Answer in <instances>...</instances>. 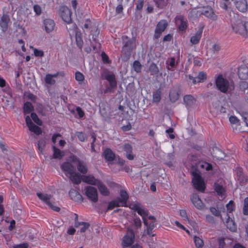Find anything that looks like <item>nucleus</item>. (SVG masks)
Listing matches in <instances>:
<instances>
[{
    "label": "nucleus",
    "mask_w": 248,
    "mask_h": 248,
    "mask_svg": "<svg viewBox=\"0 0 248 248\" xmlns=\"http://www.w3.org/2000/svg\"><path fill=\"white\" fill-rule=\"evenodd\" d=\"M180 90L178 87L172 88L170 92L169 97L171 102H176L179 98Z\"/></svg>",
    "instance_id": "nucleus-22"
},
{
    "label": "nucleus",
    "mask_w": 248,
    "mask_h": 248,
    "mask_svg": "<svg viewBox=\"0 0 248 248\" xmlns=\"http://www.w3.org/2000/svg\"><path fill=\"white\" fill-rule=\"evenodd\" d=\"M243 211L244 215H248V197H247L244 200V204Z\"/></svg>",
    "instance_id": "nucleus-53"
},
{
    "label": "nucleus",
    "mask_w": 248,
    "mask_h": 248,
    "mask_svg": "<svg viewBox=\"0 0 248 248\" xmlns=\"http://www.w3.org/2000/svg\"><path fill=\"white\" fill-rule=\"evenodd\" d=\"M123 40L124 43L123 48V51L127 50L128 52H130L131 50V47L130 46L131 41L130 39L126 36H123Z\"/></svg>",
    "instance_id": "nucleus-38"
},
{
    "label": "nucleus",
    "mask_w": 248,
    "mask_h": 248,
    "mask_svg": "<svg viewBox=\"0 0 248 248\" xmlns=\"http://www.w3.org/2000/svg\"><path fill=\"white\" fill-rule=\"evenodd\" d=\"M121 205L120 202L118 201V200H114L112 201H111L110 202H109L108 209V210H111L113 209L114 207H119Z\"/></svg>",
    "instance_id": "nucleus-46"
},
{
    "label": "nucleus",
    "mask_w": 248,
    "mask_h": 248,
    "mask_svg": "<svg viewBox=\"0 0 248 248\" xmlns=\"http://www.w3.org/2000/svg\"><path fill=\"white\" fill-rule=\"evenodd\" d=\"M149 71L151 75L156 76L159 73V70L157 65L155 64L152 63L150 65Z\"/></svg>",
    "instance_id": "nucleus-42"
},
{
    "label": "nucleus",
    "mask_w": 248,
    "mask_h": 248,
    "mask_svg": "<svg viewBox=\"0 0 248 248\" xmlns=\"http://www.w3.org/2000/svg\"><path fill=\"white\" fill-rule=\"evenodd\" d=\"M229 121L232 124H239V121L237 118L234 116H231L229 118Z\"/></svg>",
    "instance_id": "nucleus-57"
},
{
    "label": "nucleus",
    "mask_w": 248,
    "mask_h": 248,
    "mask_svg": "<svg viewBox=\"0 0 248 248\" xmlns=\"http://www.w3.org/2000/svg\"><path fill=\"white\" fill-rule=\"evenodd\" d=\"M142 65L138 61H135L132 65V69L137 73H140L141 71Z\"/></svg>",
    "instance_id": "nucleus-43"
},
{
    "label": "nucleus",
    "mask_w": 248,
    "mask_h": 248,
    "mask_svg": "<svg viewBox=\"0 0 248 248\" xmlns=\"http://www.w3.org/2000/svg\"><path fill=\"white\" fill-rule=\"evenodd\" d=\"M200 167L202 169H205L206 170H209L212 169V165L207 162H203L200 164Z\"/></svg>",
    "instance_id": "nucleus-55"
},
{
    "label": "nucleus",
    "mask_w": 248,
    "mask_h": 248,
    "mask_svg": "<svg viewBox=\"0 0 248 248\" xmlns=\"http://www.w3.org/2000/svg\"><path fill=\"white\" fill-rule=\"evenodd\" d=\"M129 207L132 210L137 212L138 214L142 217L145 225H148V220L147 218L149 216H148V211L147 210L144 208L141 204L138 202L130 204Z\"/></svg>",
    "instance_id": "nucleus-5"
},
{
    "label": "nucleus",
    "mask_w": 248,
    "mask_h": 248,
    "mask_svg": "<svg viewBox=\"0 0 248 248\" xmlns=\"http://www.w3.org/2000/svg\"><path fill=\"white\" fill-rule=\"evenodd\" d=\"M201 14L203 15L206 17L213 21L217 20L218 18L217 16L210 7H204L199 10L193 9L190 13V16H192L194 15H196V16H197Z\"/></svg>",
    "instance_id": "nucleus-3"
},
{
    "label": "nucleus",
    "mask_w": 248,
    "mask_h": 248,
    "mask_svg": "<svg viewBox=\"0 0 248 248\" xmlns=\"http://www.w3.org/2000/svg\"><path fill=\"white\" fill-rule=\"evenodd\" d=\"M156 6L158 8H162L165 6L168 3V0H154Z\"/></svg>",
    "instance_id": "nucleus-47"
},
{
    "label": "nucleus",
    "mask_w": 248,
    "mask_h": 248,
    "mask_svg": "<svg viewBox=\"0 0 248 248\" xmlns=\"http://www.w3.org/2000/svg\"><path fill=\"white\" fill-rule=\"evenodd\" d=\"M161 91L160 89H157L155 92L153 93V102L154 103H158L161 99Z\"/></svg>",
    "instance_id": "nucleus-39"
},
{
    "label": "nucleus",
    "mask_w": 248,
    "mask_h": 248,
    "mask_svg": "<svg viewBox=\"0 0 248 248\" xmlns=\"http://www.w3.org/2000/svg\"><path fill=\"white\" fill-rule=\"evenodd\" d=\"M120 197L117 200L120 202L122 206H127V201L128 199L129 196L126 191L124 190H121L120 192Z\"/></svg>",
    "instance_id": "nucleus-23"
},
{
    "label": "nucleus",
    "mask_w": 248,
    "mask_h": 248,
    "mask_svg": "<svg viewBox=\"0 0 248 248\" xmlns=\"http://www.w3.org/2000/svg\"><path fill=\"white\" fill-rule=\"evenodd\" d=\"M31 117L36 124L40 125L42 124V121L39 119L37 115L35 113H31Z\"/></svg>",
    "instance_id": "nucleus-51"
},
{
    "label": "nucleus",
    "mask_w": 248,
    "mask_h": 248,
    "mask_svg": "<svg viewBox=\"0 0 248 248\" xmlns=\"http://www.w3.org/2000/svg\"><path fill=\"white\" fill-rule=\"evenodd\" d=\"M238 76L241 79L245 80L248 78V67L241 66L238 69Z\"/></svg>",
    "instance_id": "nucleus-27"
},
{
    "label": "nucleus",
    "mask_w": 248,
    "mask_h": 248,
    "mask_svg": "<svg viewBox=\"0 0 248 248\" xmlns=\"http://www.w3.org/2000/svg\"><path fill=\"white\" fill-rule=\"evenodd\" d=\"M57 13L65 23L68 24L71 23L72 12L67 6L65 5L60 6Z\"/></svg>",
    "instance_id": "nucleus-8"
},
{
    "label": "nucleus",
    "mask_w": 248,
    "mask_h": 248,
    "mask_svg": "<svg viewBox=\"0 0 248 248\" xmlns=\"http://www.w3.org/2000/svg\"><path fill=\"white\" fill-rule=\"evenodd\" d=\"M143 6V1L142 0H139L137 1L136 5V9L138 10H140L142 9Z\"/></svg>",
    "instance_id": "nucleus-62"
},
{
    "label": "nucleus",
    "mask_w": 248,
    "mask_h": 248,
    "mask_svg": "<svg viewBox=\"0 0 248 248\" xmlns=\"http://www.w3.org/2000/svg\"><path fill=\"white\" fill-rule=\"evenodd\" d=\"M71 158L70 156L66 162L62 164L61 169L73 183L78 184L81 182V175L76 172V164Z\"/></svg>",
    "instance_id": "nucleus-1"
},
{
    "label": "nucleus",
    "mask_w": 248,
    "mask_h": 248,
    "mask_svg": "<svg viewBox=\"0 0 248 248\" xmlns=\"http://www.w3.org/2000/svg\"><path fill=\"white\" fill-rule=\"evenodd\" d=\"M37 195L40 200L46 203L52 210L57 212L60 211V208L59 207L53 205L54 199L51 195L38 192Z\"/></svg>",
    "instance_id": "nucleus-9"
},
{
    "label": "nucleus",
    "mask_w": 248,
    "mask_h": 248,
    "mask_svg": "<svg viewBox=\"0 0 248 248\" xmlns=\"http://www.w3.org/2000/svg\"><path fill=\"white\" fill-rule=\"evenodd\" d=\"M104 157L108 164L111 163L115 158V154L109 149H106L103 153Z\"/></svg>",
    "instance_id": "nucleus-24"
},
{
    "label": "nucleus",
    "mask_w": 248,
    "mask_h": 248,
    "mask_svg": "<svg viewBox=\"0 0 248 248\" xmlns=\"http://www.w3.org/2000/svg\"><path fill=\"white\" fill-rule=\"evenodd\" d=\"M189 78L195 84L198 82H203L206 78V75L204 72H201L199 73L197 78H193L191 76H189Z\"/></svg>",
    "instance_id": "nucleus-26"
},
{
    "label": "nucleus",
    "mask_w": 248,
    "mask_h": 248,
    "mask_svg": "<svg viewBox=\"0 0 248 248\" xmlns=\"http://www.w3.org/2000/svg\"><path fill=\"white\" fill-rule=\"evenodd\" d=\"M123 149L126 153V156L129 160H133L134 155L132 154V147L129 144H125L124 146Z\"/></svg>",
    "instance_id": "nucleus-32"
},
{
    "label": "nucleus",
    "mask_w": 248,
    "mask_h": 248,
    "mask_svg": "<svg viewBox=\"0 0 248 248\" xmlns=\"http://www.w3.org/2000/svg\"><path fill=\"white\" fill-rule=\"evenodd\" d=\"M235 173L236 175V179L239 182L240 185H243L247 180L246 176L243 175L242 168L237 167L234 170Z\"/></svg>",
    "instance_id": "nucleus-20"
},
{
    "label": "nucleus",
    "mask_w": 248,
    "mask_h": 248,
    "mask_svg": "<svg viewBox=\"0 0 248 248\" xmlns=\"http://www.w3.org/2000/svg\"><path fill=\"white\" fill-rule=\"evenodd\" d=\"M46 141L44 140H41L39 141L38 143V148L39 151L42 153L43 149L45 146Z\"/></svg>",
    "instance_id": "nucleus-54"
},
{
    "label": "nucleus",
    "mask_w": 248,
    "mask_h": 248,
    "mask_svg": "<svg viewBox=\"0 0 248 248\" xmlns=\"http://www.w3.org/2000/svg\"><path fill=\"white\" fill-rule=\"evenodd\" d=\"M105 78L109 82V87H107L105 90L104 93L111 92L112 89L115 88L117 85L115 76L113 74L108 73L105 75Z\"/></svg>",
    "instance_id": "nucleus-12"
},
{
    "label": "nucleus",
    "mask_w": 248,
    "mask_h": 248,
    "mask_svg": "<svg viewBox=\"0 0 248 248\" xmlns=\"http://www.w3.org/2000/svg\"><path fill=\"white\" fill-rule=\"evenodd\" d=\"M25 120L27 125L29 127L30 131L33 132L36 135H40L41 134V129L32 123L29 116H26L25 117Z\"/></svg>",
    "instance_id": "nucleus-15"
},
{
    "label": "nucleus",
    "mask_w": 248,
    "mask_h": 248,
    "mask_svg": "<svg viewBox=\"0 0 248 248\" xmlns=\"http://www.w3.org/2000/svg\"><path fill=\"white\" fill-rule=\"evenodd\" d=\"M76 135L81 141H85L86 139V137L85 136L84 134L81 132H78L76 133Z\"/></svg>",
    "instance_id": "nucleus-59"
},
{
    "label": "nucleus",
    "mask_w": 248,
    "mask_h": 248,
    "mask_svg": "<svg viewBox=\"0 0 248 248\" xmlns=\"http://www.w3.org/2000/svg\"><path fill=\"white\" fill-rule=\"evenodd\" d=\"M226 217H227V218L224 221L226 226L230 231L232 232L235 231L236 227L234 221L228 215H226Z\"/></svg>",
    "instance_id": "nucleus-30"
},
{
    "label": "nucleus",
    "mask_w": 248,
    "mask_h": 248,
    "mask_svg": "<svg viewBox=\"0 0 248 248\" xmlns=\"http://www.w3.org/2000/svg\"><path fill=\"white\" fill-rule=\"evenodd\" d=\"M168 26V22L165 20H160L157 24L155 32V37L156 38H159L162 33L165 31Z\"/></svg>",
    "instance_id": "nucleus-14"
},
{
    "label": "nucleus",
    "mask_w": 248,
    "mask_h": 248,
    "mask_svg": "<svg viewBox=\"0 0 248 248\" xmlns=\"http://www.w3.org/2000/svg\"><path fill=\"white\" fill-rule=\"evenodd\" d=\"M210 211L214 215L216 216H220V213L215 208L212 207L210 208Z\"/></svg>",
    "instance_id": "nucleus-64"
},
{
    "label": "nucleus",
    "mask_w": 248,
    "mask_h": 248,
    "mask_svg": "<svg viewBox=\"0 0 248 248\" xmlns=\"http://www.w3.org/2000/svg\"><path fill=\"white\" fill-rule=\"evenodd\" d=\"M75 78L79 84H81L84 80V76L80 72H76L75 73Z\"/></svg>",
    "instance_id": "nucleus-49"
},
{
    "label": "nucleus",
    "mask_w": 248,
    "mask_h": 248,
    "mask_svg": "<svg viewBox=\"0 0 248 248\" xmlns=\"http://www.w3.org/2000/svg\"><path fill=\"white\" fill-rule=\"evenodd\" d=\"M194 241L195 246L198 248H202L203 246V241L199 237L195 236L194 237Z\"/></svg>",
    "instance_id": "nucleus-45"
},
{
    "label": "nucleus",
    "mask_w": 248,
    "mask_h": 248,
    "mask_svg": "<svg viewBox=\"0 0 248 248\" xmlns=\"http://www.w3.org/2000/svg\"><path fill=\"white\" fill-rule=\"evenodd\" d=\"M75 226L77 228L79 227L80 232H85L90 227L89 223L84 222H76Z\"/></svg>",
    "instance_id": "nucleus-34"
},
{
    "label": "nucleus",
    "mask_w": 248,
    "mask_h": 248,
    "mask_svg": "<svg viewBox=\"0 0 248 248\" xmlns=\"http://www.w3.org/2000/svg\"><path fill=\"white\" fill-rule=\"evenodd\" d=\"M76 40L78 46L81 48L83 42L81 37V33L80 32L77 31L76 33Z\"/></svg>",
    "instance_id": "nucleus-41"
},
{
    "label": "nucleus",
    "mask_w": 248,
    "mask_h": 248,
    "mask_svg": "<svg viewBox=\"0 0 248 248\" xmlns=\"http://www.w3.org/2000/svg\"><path fill=\"white\" fill-rule=\"evenodd\" d=\"M76 111L79 118H82L84 115V112L80 107H77L76 108Z\"/></svg>",
    "instance_id": "nucleus-63"
},
{
    "label": "nucleus",
    "mask_w": 248,
    "mask_h": 248,
    "mask_svg": "<svg viewBox=\"0 0 248 248\" xmlns=\"http://www.w3.org/2000/svg\"><path fill=\"white\" fill-rule=\"evenodd\" d=\"M84 192L88 198L93 202L98 201V193L97 189L91 186H87L84 188Z\"/></svg>",
    "instance_id": "nucleus-10"
},
{
    "label": "nucleus",
    "mask_w": 248,
    "mask_h": 248,
    "mask_svg": "<svg viewBox=\"0 0 248 248\" xmlns=\"http://www.w3.org/2000/svg\"><path fill=\"white\" fill-rule=\"evenodd\" d=\"M226 208L227 212L229 213H232L234 209L235 205L233 201H230L227 204Z\"/></svg>",
    "instance_id": "nucleus-50"
},
{
    "label": "nucleus",
    "mask_w": 248,
    "mask_h": 248,
    "mask_svg": "<svg viewBox=\"0 0 248 248\" xmlns=\"http://www.w3.org/2000/svg\"><path fill=\"white\" fill-rule=\"evenodd\" d=\"M167 68L168 70H172L177 63L174 57L168 58L166 61Z\"/></svg>",
    "instance_id": "nucleus-36"
},
{
    "label": "nucleus",
    "mask_w": 248,
    "mask_h": 248,
    "mask_svg": "<svg viewBox=\"0 0 248 248\" xmlns=\"http://www.w3.org/2000/svg\"><path fill=\"white\" fill-rule=\"evenodd\" d=\"M215 189L217 194L220 196L221 198L223 199L225 198V190L222 186L215 184Z\"/></svg>",
    "instance_id": "nucleus-35"
},
{
    "label": "nucleus",
    "mask_w": 248,
    "mask_h": 248,
    "mask_svg": "<svg viewBox=\"0 0 248 248\" xmlns=\"http://www.w3.org/2000/svg\"><path fill=\"white\" fill-rule=\"evenodd\" d=\"M216 85L218 90L222 93H226L229 89L233 88V83L224 78L222 75H218L216 79Z\"/></svg>",
    "instance_id": "nucleus-4"
},
{
    "label": "nucleus",
    "mask_w": 248,
    "mask_h": 248,
    "mask_svg": "<svg viewBox=\"0 0 248 248\" xmlns=\"http://www.w3.org/2000/svg\"><path fill=\"white\" fill-rule=\"evenodd\" d=\"M174 224L177 226L178 227V228H179L180 229H181L184 231H185L188 234H190V232H189V231L186 229L185 227L184 226H183V225H182L179 222H178V221H175L174 222Z\"/></svg>",
    "instance_id": "nucleus-56"
},
{
    "label": "nucleus",
    "mask_w": 248,
    "mask_h": 248,
    "mask_svg": "<svg viewBox=\"0 0 248 248\" xmlns=\"http://www.w3.org/2000/svg\"><path fill=\"white\" fill-rule=\"evenodd\" d=\"M147 219L148 220V224L145 225L147 228V233L148 235H152V232L155 227V218L153 216H149Z\"/></svg>",
    "instance_id": "nucleus-29"
},
{
    "label": "nucleus",
    "mask_w": 248,
    "mask_h": 248,
    "mask_svg": "<svg viewBox=\"0 0 248 248\" xmlns=\"http://www.w3.org/2000/svg\"><path fill=\"white\" fill-rule=\"evenodd\" d=\"M29 245L27 243H24L19 244L15 245L13 246L14 248H28Z\"/></svg>",
    "instance_id": "nucleus-61"
},
{
    "label": "nucleus",
    "mask_w": 248,
    "mask_h": 248,
    "mask_svg": "<svg viewBox=\"0 0 248 248\" xmlns=\"http://www.w3.org/2000/svg\"><path fill=\"white\" fill-rule=\"evenodd\" d=\"M135 239V235L133 230L130 227L128 228L126 233L122 239L123 248H130L134 243Z\"/></svg>",
    "instance_id": "nucleus-7"
},
{
    "label": "nucleus",
    "mask_w": 248,
    "mask_h": 248,
    "mask_svg": "<svg viewBox=\"0 0 248 248\" xmlns=\"http://www.w3.org/2000/svg\"><path fill=\"white\" fill-rule=\"evenodd\" d=\"M229 3V0H221L220 1V7L227 11V13L226 15L228 14L230 11H232V10H228V7Z\"/></svg>",
    "instance_id": "nucleus-44"
},
{
    "label": "nucleus",
    "mask_w": 248,
    "mask_h": 248,
    "mask_svg": "<svg viewBox=\"0 0 248 248\" xmlns=\"http://www.w3.org/2000/svg\"><path fill=\"white\" fill-rule=\"evenodd\" d=\"M235 4L237 9L242 12L246 11L248 8V0H236Z\"/></svg>",
    "instance_id": "nucleus-21"
},
{
    "label": "nucleus",
    "mask_w": 248,
    "mask_h": 248,
    "mask_svg": "<svg viewBox=\"0 0 248 248\" xmlns=\"http://www.w3.org/2000/svg\"><path fill=\"white\" fill-rule=\"evenodd\" d=\"M81 181L92 185L96 186L100 180L95 179L91 175H89L81 177Z\"/></svg>",
    "instance_id": "nucleus-25"
},
{
    "label": "nucleus",
    "mask_w": 248,
    "mask_h": 248,
    "mask_svg": "<svg viewBox=\"0 0 248 248\" xmlns=\"http://www.w3.org/2000/svg\"><path fill=\"white\" fill-rule=\"evenodd\" d=\"M33 10L37 15H40L42 13V9L41 7L37 4L34 5Z\"/></svg>",
    "instance_id": "nucleus-58"
},
{
    "label": "nucleus",
    "mask_w": 248,
    "mask_h": 248,
    "mask_svg": "<svg viewBox=\"0 0 248 248\" xmlns=\"http://www.w3.org/2000/svg\"><path fill=\"white\" fill-rule=\"evenodd\" d=\"M44 27L46 33H50L54 31L55 27V23L53 20L47 18L44 20Z\"/></svg>",
    "instance_id": "nucleus-18"
},
{
    "label": "nucleus",
    "mask_w": 248,
    "mask_h": 248,
    "mask_svg": "<svg viewBox=\"0 0 248 248\" xmlns=\"http://www.w3.org/2000/svg\"><path fill=\"white\" fill-rule=\"evenodd\" d=\"M226 17L229 20L232 31L235 33L245 34V25L239 15L233 11H230L226 15Z\"/></svg>",
    "instance_id": "nucleus-2"
},
{
    "label": "nucleus",
    "mask_w": 248,
    "mask_h": 248,
    "mask_svg": "<svg viewBox=\"0 0 248 248\" xmlns=\"http://www.w3.org/2000/svg\"><path fill=\"white\" fill-rule=\"evenodd\" d=\"M134 225L137 228L140 227L141 225V222L139 217H136L134 220Z\"/></svg>",
    "instance_id": "nucleus-60"
},
{
    "label": "nucleus",
    "mask_w": 248,
    "mask_h": 248,
    "mask_svg": "<svg viewBox=\"0 0 248 248\" xmlns=\"http://www.w3.org/2000/svg\"><path fill=\"white\" fill-rule=\"evenodd\" d=\"M72 160L75 162L77 167L78 170L80 173L84 174L88 171V168L86 163L83 161L79 160L76 156L72 155Z\"/></svg>",
    "instance_id": "nucleus-11"
},
{
    "label": "nucleus",
    "mask_w": 248,
    "mask_h": 248,
    "mask_svg": "<svg viewBox=\"0 0 248 248\" xmlns=\"http://www.w3.org/2000/svg\"><path fill=\"white\" fill-rule=\"evenodd\" d=\"M192 183L194 187L199 191H204L205 189V184L203 180L200 175V172L198 170H193Z\"/></svg>",
    "instance_id": "nucleus-6"
},
{
    "label": "nucleus",
    "mask_w": 248,
    "mask_h": 248,
    "mask_svg": "<svg viewBox=\"0 0 248 248\" xmlns=\"http://www.w3.org/2000/svg\"><path fill=\"white\" fill-rule=\"evenodd\" d=\"M100 193L103 196H108L109 194V191L107 186L100 181L96 185Z\"/></svg>",
    "instance_id": "nucleus-31"
},
{
    "label": "nucleus",
    "mask_w": 248,
    "mask_h": 248,
    "mask_svg": "<svg viewBox=\"0 0 248 248\" xmlns=\"http://www.w3.org/2000/svg\"><path fill=\"white\" fill-rule=\"evenodd\" d=\"M30 48H31L34 53V55L35 57H42L44 56V53L42 50L38 49L36 48H34L32 46H30Z\"/></svg>",
    "instance_id": "nucleus-48"
},
{
    "label": "nucleus",
    "mask_w": 248,
    "mask_h": 248,
    "mask_svg": "<svg viewBox=\"0 0 248 248\" xmlns=\"http://www.w3.org/2000/svg\"><path fill=\"white\" fill-rule=\"evenodd\" d=\"M10 24V19L8 15L4 14L0 19V28L3 32L7 31L9 25Z\"/></svg>",
    "instance_id": "nucleus-17"
},
{
    "label": "nucleus",
    "mask_w": 248,
    "mask_h": 248,
    "mask_svg": "<svg viewBox=\"0 0 248 248\" xmlns=\"http://www.w3.org/2000/svg\"><path fill=\"white\" fill-rule=\"evenodd\" d=\"M204 25L203 24H201L198 26V29L196 31L195 33L192 35L190 38V42L193 45L197 44L199 43L202 34L203 30Z\"/></svg>",
    "instance_id": "nucleus-13"
},
{
    "label": "nucleus",
    "mask_w": 248,
    "mask_h": 248,
    "mask_svg": "<svg viewBox=\"0 0 248 248\" xmlns=\"http://www.w3.org/2000/svg\"><path fill=\"white\" fill-rule=\"evenodd\" d=\"M176 24L178 26L179 30L184 31L187 27V19L182 16H178L175 17Z\"/></svg>",
    "instance_id": "nucleus-16"
},
{
    "label": "nucleus",
    "mask_w": 248,
    "mask_h": 248,
    "mask_svg": "<svg viewBox=\"0 0 248 248\" xmlns=\"http://www.w3.org/2000/svg\"><path fill=\"white\" fill-rule=\"evenodd\" d=\"M53 157L54 158L61 159L64 155V152L60 149L57 148L55 146H53Z\"/></svg>",
    "instance_id": "nucleus-37"
},
{
    "label": "nucleus",
    "mask_w": 248,
    "mask_h": 248,
    "mask_svg": "<svg viewBox=\"0 0 248 248\" xmlns=\"http://www.w3.org/2000/svg\"><path fill=\"white\" fill-rule=\"evenodd\" d=\"M180 216L183 218V220L187 222H189V218L187 215V213L185 210H180L179 211Z\"/></svg>",
    "instance_id": "nucleus-52"
},
{
    "label": "nucleus",
    "mask_w": 248,
    "mask_h": 248,
    "mask_svg": "<svg viewBox=\"0 0 248 248\" xmlns=\"http://www.w3.org/2000/svg\"><path fill=\"white\" fill-rule=\"evenodd\" d=\"M59 75L58 73L54 74H46L45 78V81L47 84L54 85L55 83V80L54 78H57Z\"/></svg>",
    "instance_id": "nucleus-33"
},
{
    "label": "nucleus",
    "mask_w": 248,
    "mask_h": 248,
    "mask_svg": "<svg viewBox=\"0 0 248 248\" xmlns=\"http://www.w3.org/2000/svg\"><path fill=\"white\" fill-rule=\"evenodd\" d=\"M184 102L187 108L192 107L196 103V99L191 95H186L184 97Z\"/></svg>",
    "instance_id": "nucleus-28"
},
{
    "label": "nucleus",
    "mask_w": 248,
    "mask_h": 248,
    "mask_svg": "<svg viewBox=\"0 0 248 248\" xmlns=\"http://www.w3.org/2000/svg\"><path fill=\"white\" fill-rule=\"evenodd\" d=\"M33 106L31 103L27 102L24 103L23 107V110L25 114L30 113L31 111L33 110Z\"/></svg>",
    "instance_id": "nucleus-40"
},
{
    "label": "nucleus",
    "mask_w": 248,
    "mask_h": 248,
    "mask_svg": "<svg viewBox=\"0 0 248 248\" xmlns=\"http://www.w3.org/2000/svg\"><path fill=\"white\" fill-rule=\"evenodd\" d=\"M191 200L193 205L196 208L198 209H202L204 207V205L200 199L199 196L197 194H193L191 197Z\"/></svg>",
    "instance_id": "nucleus-19"
}]
</instances>
